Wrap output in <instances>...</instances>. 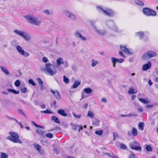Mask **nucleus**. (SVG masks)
Segmentation results:
<instances>
[{"instance_id": "1", "label": "nucleus", "mask_w": 158, "mask_h": 158, "mask_svg": "<svg viewBox=\"0 0 158 158\" xmlns=\"http://www.w3.org/2000/svg\"><path fill=\"white\" fill-rule=\"evenodd\" d=\"M23 17L29 23L38 26L41 23V22L39 20L38 18L33 15L28 14L24 16Z\"/></svg>"}, {"instance_id": "2", "label": "nucleus", "mask_w": 158, "mask_h": 158, "mask_svg": "<svg viewBox=\"0 0 158 158\" xmlns=\"http://www.w3.org/2000/svg\"><path fill=\"white\" fill-rule=\"evenodd\" d=\"M9 134L10 135L7 137V139L14 143H18L20 144L22 143V141L19 139V135L16 133L11 131L9 132Z\"/></svg>"}, {"instance_id": "52", "label": "nucleus", "mask_w": 158, "mask_h": 158, "mask_svg": "<svg viewBox=\"0 0 158 158\" xmlns=\"http://www.w3.org/2000/svg\"><path fill=\"white\" fill-rule=\"evenodd\" d=\"M21 91L22 93H25L27 91V88L25 87L21 89Z\"/></svg>"}, {"instance_id": "12", "label": "nucleus", "mask_w": 158, "mask_h": 158, "mask_svg": "<svg viewBox=\"0 0 158 158\" xmlns=\"http://www.w3.org/2000/svg\"><path fill=\"white\" fill-rule=\"evenodd\" d=\"M64 13L67 17L73 20H75L76 19V16L67 10H64Z\"/></svg>"}, {"instance_id": "24", "label": "nucleus", "mask_w": 158, "mask_h": 158, "mask_svg": "<svg viewBox=\"0 0 158 158\" xmlns=\"http://www.w3.org/2000/svg\"><path fill=\"white\" fill-rule=\"evenodd\" d=\"M99 64V62L96 60L92 59L91 60V66L92 67H95Z\"/></svg>"}, {"instance_id": "40", "label": "nucleus", "mask_w": 158, "mask_h": 158, "mask_svg": "<svg viewBox=\"0 0 158 158\" xmlns=\"http://www.w3.org/2000/svg\"><path fill=\"white\" fill-rule=\"evenodd\" d=\"M36 131L38 134L40 135H43L44 133V131L40 129H37Z\"/></svg>"}, {"instance_id": "5", "label": "nucleus", "mask_w": 158, "mask_h": 158, "mask_svg": "<svg viewBox=\"0 0 158 158\" xmlns=\"http://www.w3.org/2000/svg\"><path fill=\"white\" fill-rule=\"evenodd\" d=\"M105 23L106 25L110 29L116 32H119L120 31L113 20H107L106 21Z\"/></svg>"}, {"instance_id": "38", "label": "nucleus", "mask_w": 158, "mask_h": 158, "mask_svg": "<svg viewBox=\"0 0 158 158\" xmlns=\"http://www.w3.org/2000/svg\"><path fill=\"white\" fill-rule=\"evenodd\" d=\"M31 123L32 125H35L36 127H40L43 129H44V127L43 126H40L38 125L34 121H32L31 122Z\"/></svg>"}, {"instance_id": "43", "label": "nucleus", "mask_w": 158, "mask_h": 158, "mask_svg": "<svg viewBox=\"0 0 158 158\" xmlns=\"http://www.w3.org/2000/svg\"><path fill=\"white\" fill-rule=\"evenodd\" d=\"M8 155L6 153L3 152H1V158H8Z\"/></svg>"}, {"instance_id": "23", "label": "nucleus", "mask_w": 158, "mask_h": 158, "mask_svg": "<svg viewBox=\"0 0 158 158\" xmlns=\"http://www.w3.org/2000/svg\"><path fill=\"white\" fill-rule=\"evenodd\" d=\"M81 84V82L79 81H75L73 85L72 88L73 89H75L77 88L78 86H79Z\"/></svg>"}, {"instance_id": "30", "label": "nucleus", "mask_w": 158, "mask_h": 158, "mask_svg": "<svg viewBox=\"0 0 158 158\" xmlns=\"http://www.w3.org/2000/svg\"><path fill=\"white\" fill-rule=\"evenodd\" d=\"M87 116L90 118H94V114L92 111H88Z\"/></svg>"}, {"instance_id": "48", "label": "nucleus", "mask_w": 158, "mask_h": 158, "mask_svg": "<svg viewBox=\"0 0 158 158\" xmlns=\"http://www.w3.org/2000/svg\"><path fill=\"white\" fill-rule=\"evenodd\" d=\"M28 82L29 84H31L33 86L35 85V83L31 79H30L29 80Z\"/></svg>"}, {"instance_id": "41", "label": "nucleus", "mask_w": 158, "mask_h": 158, "mask_svg": "<svg viewBox=\"0 0 158 158\" xmlns=\"http://www.w3.org/2000/svg\"><path fill=\"white\" fill-rule=\"evenodd\" d=\"M43 12L46 15H50L52 14V13L48 10H43Z\"/></svg>"}, {"instance_id": "44", "label": "nucleus", "mask_w": 158, "mask_h": 158, "mask_svg": "<svg viewBox=\"0 0 158 158\" xmlns=\"http://www.w3.org/2000/svg\"><path fill=\"white\" fill-rule=\"evenodd\" d=\"M103 133L102 130H99V131H96L95 132V133L99 135H101Z\"/></svg>"}, {"instance_id": "19", "label": "nucleus", "mask_w": 158, "mask_h": 158, "mask_svg": "<svg viewBox=\"0 0 158 158\" xmlns=\"http://www.w3.org/2000/svg\"><path fill=\"white\" fill-rule=\"evenodd\" d=\"M152 64L150 62H148L147 64H144L143 66L142 70L143 71H146L151 68Z\"/></svg>"}, {"instance_id": "55", "label": "nucleus", "mask_w": 158, "mask_h": 158, "mask_svg": "<svg viewBox=\"0 0 158 158\" xmlns=\"http://www.w3.org/2000/svg\"><path fill=\"white\" fill-rule=\"evenodd\" d=\"M118 54L119 55H120L121 56L125 58L126 57L124 55V54H123L122 52L119 51V52Z\"/></svg>"}, {"instance_id": "59", "label": "nucleus", "mask_w": 158, "mask_h": 158, "mask_svg": "<svg viewBox=\"0 0 158 158\" xmlns=\"http://www.w3.org/2000/svg\"><path fill=\"white\" fill-rule=\"evenodd\" d=\"M40 107L43 109H44L46 108V106L45 105L43 104L40 105Z\"/></svg>"}, {"instance_id": "61", "label": "nucleus", "mask_w": 158, "mask_h": 158, "mask_svg": "<svg viewBox=\"0 0 158 158\" xmlns=\"http://www.w3.org/2000/svg\"><path fill=\"white\" fill-rule=\"evenodd\" d=\"M137 110L139 112H142L143 110L142 108L141 107L138 108Z\"/></svg>"}, {"instance_id": "31", "label": "nucleus", "mask_w": 158, "mask_h": 158, "mask_svg": "<svg viewBox=\"0 0 158 158\" xmlns=\"http://www.w3.org/2000/svg\"><path fill=\"white\" fill-rule=\"evenodd\" d=\"M84 92L87 94H90L92 93V90L91 88H88L84 89Z\"/></svg>"}, {"instance_id": "20", "label": "nucleus", "mask_w": 158, "mask_h": 158, "mask_svg": "<svg viewBox=\"0 0 158 158\" xmlns=\"http://www.w3.org/2000/svg\"><path fill=\"white\" fill-rule=\"evenodd\" d=\"M51 92L54 95L56 98L58 100H59L60 99V96L59 92L56 90H51Z\"/></svg>"}, {"instance_id": "58", "label": "nucleus", "mask_w": 158, "mask_h": 158, "mask_svg": "<svg viewBox=\"0 0 158 158\" xmlns=\"http://www.w3.org/2000/svg\"><path fill=\"white\" fill-rule=\"evenodd\" d=\"M101 101L104 102V103H106V100L105 98H102L101 100Z\"/></svg>"}, {"instance_id": "60", "label": "nucleus", "mask_w": 158, "mask_h": 158, "mask_svg": "<svg viewBox=\"0 0 158 158\" xmlns=\"http://www.w3.org/2000/svg\"><path fill=\"white\" fill-rule=\"evenodd\" d=\"M114 140H115L118 136V135L117 133H114Z\"/></svg>"}, {"instance_id": "3", "label": "nucleus", "mask_w": 158, "mask_h": 158, "mask_svg": "<svg viewBox=\"0 0 158 158\" xmlns=\"http://www.w3.org/2000/svg\"><path fill=\"white\" fill-rule=\"evenodd\" d=\"M96 8L98 11L107 16L112 17L114 14V12L112 10L109 8L104 9L101 6H97Z\"/></svg>"}, {"instance_id": "27", "label": "nucleus", "mask_w": 158, "mask_h": 158, "mask_svg": "<svg viewBox=\"0 0 158 158\" xmlns=\"http://www.w3.org/2000/svg\"><path fill=\"white\" fill-rule=\"evenodd\" d=\"M100 121L97 119H95L93 121L92 124L93 125L95 126H97L99 125Z\"/></svg>"}, {"instance_id": "25", "label": "nucleus", "mask_w": 158, "mask_h": 158, "mask_svg": "<svg viewBox=\"0 0 158 158\" xmlns=\"http://www.w3.org/2000/svg\"><path fill=\"white\" fill-rule=\"evenodd\" d=\"M144 123L143 122H139L138 124L139 129L141 131H143L144 129Z\"/></svg>"}, {"instance_id": "16", "label": "nucleus", "mask_w": 158, "mask_h": 158, "mask_svg": "<svg viewBox=\"0 0 158 158\" xmlns=\"http://www.w3.org/2000/svg\"><path fill=\"white\" fill-rule=\"evenodd\" d=\"M127 134L130 136L132 135L133 136H135L137 135V131L135 128H133L131 132L130 131H128L127 132Z\"/></svg>"}, {"instance_id": "10", "label": "nucleus", "mask_w": 158, "mask_h": 158, "mask_svg": "<svg viewBox=\"0 0 158 158\" xmlns=\"http://www.w3.org/2000/svg\"><path fill=\"white\" fill-rule=\"evenodd\" d=\"M129 146L132 149L139 151H141V147L139 143L135 140L132 143H130Z\"/></svg>"}, {"instance_id": "37", "label": "nucleus", "mask_w": 158, "mask_h": 158, "mask_svg": "<svg viewBox=\"0 0 158 158\" xmlns=\"http://www.w3.org/2000/svg\"><path fill=\"white\" fill-rule=\"evenodd\" d=\"M137 90H135L133 89H131L128 91V93L130 94H136L137 93Z\"/></svg>"}, {"instance_id": "11", "label": "nucleus", "mask_w": 158, "mask_h": 158, "mask_svg": "<svg viewBox=\"0 0 158 158\" xmlns=\"http://www.w3.org/2000/svg\"><path fill=\"white\" fill-rule=\"evenodd\" d=\"M16 49L18 52L23 57H27L29 56L30 53L25 51L21 46H17Z\"/></svg>"}, {"instance_id": "15", "label": "nucleus", "mask_w": 158, "mask_h": 158, "mask_svg": "<svg viewBox=\"0 0 158 158\" xmlns=\"http://www.w3.org/2000/svg\"><path fill=\"white\" fill-rule=\"evenodd\" d=\"M111 60L112 63L115 62L121 63L124 61V60L123 59H117L114 57H112L111 58Z\"/></svg>"}, {"instance_id": "26", "label": "nucleus", "mask_w": 158, "mask_h": 158, "mask_svg": "<svg viewBox=\"0 0 158 158\" xmlns=\"http://www.w3.org/2000/svg\"><path fill=\"white\" fill-rule=\"evenodd\" d=\"M37 81L38 82V83L41 87V90L43 89V82L41 80V79L40 78H38L37 79Z\"/></svg>"}, {"instance_id": "49", "label": "nucleus", "mask_w": 158, "mask_h": 158, "mask_svg": "<svg viewBox=\"0 0 158 158\" xmlns=\"http://www.w3.org/2000/svg\"><path fill=\"white\" fill-rule=\"evenodd\" d=\"M146 149L148 151H152V148L150 145H147L146 148Z\"/></svg>"}, {"instance_id": "6", "label": "nucleus", "mask_w": 158, "mask_h": 158, "mask_svg": "<svg viewBox=\"0 0 158 158\" xmlns=\"http://www.w3.org/2000/svg\"><path fill=\"white\" fill-rule=\"evenodd\" d=\"M89 22L90 25L93 26V28L94 31L98 35H100L103 36L104 35L106 34V31L105 30H99L98 29L95 25H94V23H95V21L90 20L89 21Z\"/></svg>"}, {"instance_id": "62", "label": "nucleus", "mask_w": 158, "mask_h": 158, "mask_svg": "<svg viewBox=\"0 0 158 158\" xmlns=\"http://www.w3.org/2000/svg\"><path fill=\"white\" fill-rule=\"evenodd\" d=\"M148 84L150 85H151L152 84V82L151 80H148Z\"/></svg>"}, {"instance_id": "34", "label": "nucleus", "mask_w": 158, "mask_h": 158, "mask_svg": "<svg viewBox=\"0 0 158 158\" xmlns=\"http://www.w3.org/2000/svg\"><path fill=\"white\" fill-rule=\"evenodd\" d=\"M7 91L10 92H12L13 93L15 94H19V91H17L15 90L12 89H8Z\"/></svg>"}, {"instance_id": "4", "label": "nucleus", "mask_w": 158, "mask_h": 158, "mask_svg": "<svg viewBox=\"0 0 158 158\" xmlns=\"http://www.w3.org/2000/svg\"><path fill=\"white\" fill-rule=\"evenodd\" d=\"M14 32L16 34L22 37L27 41L30 40L31 39L29 35L24 31H20L16 30H14Z\"/></svg>"}, {"instance_id": "63", "label": "nucleus", "mask_w": 158, "mask_h": 158, "mask_svg": "<svg viewBox=\"0 0 158 158\" xmlns=\"http://www.w3.org/2000/svg\"><path fill=\"white\" fill-rule=\"evenodd\" d=\"M131 99L132 100H133L136 97V96L134 95H132L131 96Z\"/></svg>"}, {"instance_id": "13", "label": "nucleus", "mask_w": 158, "mask_h": 158, "mask_svg": "<svg viewBox=\"0 0 158 158\" xmlns=\"http://www.w3.org/2000/svg\"><path fill=\"white\" fill-rule=\"evenodd\" d=\"M56 66L59 69V67L61 65L64 64L65 67L68 66V64L67 61H64L63 59L61 58H59L57 59L56 61Z\"/></svg>"}, {"instance_id": "29", "label": "nucleus", "mask_w": 158, "mask_h": 158, "mask_svg": "<svg viewBox=\"0 0 158 158\" xmlns=\"http://www.w3.org/2000/svg\"><path fill=\"white\" fill-rule=\"evenodd\" d=\"M135 4L140 6H143L144 5V3L141 0H137L135 1Z\"/></svg>"}, {"instance_id": "47", "label": "nucleus", "mask_w": 158, "mask_h": 158, "mask_svg": "<svg viewBox=\"0 0 158 158\" xmlns=\"http://www.w3.org/2000/svg\"><path fill=\"white\" fill-rule=\"evenodd\" d=\"M41 112L42 113L48 114V113H52V112L51 111H50L48 109H46V110L41 111Z\"/></svg>"}, {"instance_id": "42", "label": "nucleus", "mask_w": 158, "mask_h": 158, "mask_svg": "<svg viewBox=\"0 0 158 158\" xmlns=\"http://www.w3.org/2000/svg\"><path fill=\"white\" fill-rule=\"evenodd\" d=\"M131 154L129 155V158H138L137 156L133 154L131 152H130Z\"/></svg>"}, {"instance_id": "32", "label": "nucleus", "mask_w": 158, "mask_h": 158, "mask_svg": "<svg viewBox=\"0 0 158 158\" xmlns=\"http://www.w3.org/2000/svg\"><path fill=\"white\" fill-rule=\"evenodd\" d=\"M52 120L54 121L55 122L58 123H60V122L58 120V119L56 116H52L51 117Z\"/></svg>"}, {"instance_id": "45", "label": "nucleus", "mask_w": 158, "mask_h": 158, "mask_svg": "<svg viewBox=\"0 0 158 158\" xmlns=\"http://www.w3.org/2000/svg\"><path fill=\"white\" fill-rule=\"evenodd\" d=\"M20 82L19 80H17L15 83V85L16 87H19L20 85Z\"/></svg>"}, {"instance_id": "53", "label": "nucleus", "mask_w": 158, "mask_h": 158, "mask_svg": "<svg viewBox=\"0 0 158 158\" xmlns=\"http://www.w3.org/2000/svg\"><path fill=\"white\" fill-rule=\"evenodd\" d=\"M106 155H108V156L111 158H118V157L115 155L113 154L111 156L110 154L108 153L106 154Z\"/></svg>"}, {"instance_id": "51", "label": "nucleus", "mask_w": 158, "mask_h": 158, "mask_svg": "<svg viewBox=\"0 0 158 158\" xmlns=\"http://www.w3.org/2000/svg\"><path fill=\"white\" fill-rule=\"evenodd\" d=\"M45 136L46 137L49 138H52L53 137L52 135L50 133L47 134Z\"/></svg>"}, {"instance_id": "39", "label": "nucleus", "mask_w": 158, "mask_h": 158, "mask_svg": "<svg viewBox=\"0 0 158 158\" xmlns=\"http://www.w3.org/2000/svg\"><path fill=\"white\" fill-rule=\"evenodd\" d=\"M85 93L84 92V91L82 92L81 93V99H84L88 97V96L85 94Z\"/></svg>"}, {"instance_id": "7", "label": "nucleus", "mask_w": 158, "mask_h": 158, "mask_svg": "<svg viewBox=\"0 0 158 158\" xmlns=\"http://www.w3.org/2000/svg\"><path fill=\"white\" fill-rule=\"evenodd\" d=\"M52 65L50 63L46 64L45 65V71L47 72L48 74L50 76H53L55 75L56 72V69H52L51 67Z\"/></svg>"}, {"instance_id": "9", "label": "nucleus", "mask_w": 158, "mask_h": 158, "mask_svg": "<svg viewBox=\"0 0 158 158\" xmlns=\"http://www.w3.org/2000/svg\"><path fill=\"white\" fill-rule=\"evenodd\" d=\"M157 54L154 51H150L144 53L142 56V58L144 60L147 58H151L156 56Z\"/></svg>"}, {"instance_id": "35", "label": "nucleus", "mask_w": 158, "mask_h": 158, "mask_svg": "<svg viewBox=\"0 0 158 158\" xmlns=\"http://www.w3.org/2000/svg\"><path fill=\"white\" fill-rule=\"evenodd\" d=\"M70 125L72 127V129L74 130H76L77 129V127H78V126L77 125L73 124L72 123H71L70 124Z\"/></svg>"}, {"instance_id": "64", "label": "nucleus", "mask_w": 158, "mask_h": 158, "mask_svg": "<svg viewBox=\"0 0 158 158\" xmlns=\"http://www.w3.org/2000/svg\"><path fill=\"white\" fill-rule=\"evenodd\" d=\"M82 129H83L82 127L81 126H80L79 128L78 129V131L80 132V131L81 130H82Z\"/></svg>"}, {"instance_id": "50", "label": "nucleus", "mask_w": 158, "mask_h": 158, "mask_svg": "<svg viewBox=\"0 0 158 158\" xmlns=\"http://www.w3.org/2000/svg\"><path fill=\"white\" fill-rule=\"evenodd\" d=\"M73 114L74 116H75V117L77 118H79L81 117V115L80 114H75L73 112Z\"/></svg>"}, {"instance_id": "17", "label": "nucleus", "mask_w": 158, "mask_h": 158, "mask_svg": "<svg viewBox=\"0 0 158 158\" xmlns=\"http://www.w3.org/2000/svg\"><path fill=\"white\" fill-rule=\"evenodd\" d=\"M33 145L40 154H42L43 153V150L40 146L35 143H34Z\"/></svg>"}, {"instance_id": "8", "label": "nucleus", "mask_w": 158, "mask_h": 158, "mask_svg": "<svg viewBox=\"0 0 158 158\" xmlns=\"http://www.w3.org/2000/svg\"><path fill=\"white\" fill-rule=\"evenodd\" d=\"M143 14L147 16H155L156 15V11L148 8H144L143 10Z\"/></svg>"}, {"instance_id": "28", "label": "nucleus", "mask_w": 158, "mask_h": 158, "mask_svg": "<svg viewBox=\"0 0 158 158\" xmlns=\"http://www.w3.org/2000/svg\"><path fill=\"white\" fill-rule=\"evenodd\" d=\"M125 53L128 55H131L133 54V52L131 49L127 48Z\"/></svg>"}, {"instance_id": "56", "label": "nucleus", "mask_w": 158, "mask_h": 158, "mask_svg": "<svg viewBox=\"0 0 158 158\" xmlns=\"http://www.w3.org/2000/svg\"><path fill=\"white\" fill-rule=\"evenodd\" d=\"M43 61L44 63H47L48 61L47 58L45 57H43L42 58Z\"/></svg>"}, {"instance_id": "54", "label": "nucleus", "mask_w": 158, "mask_h": 158, "mask_svg": "<svg viewBox=\"0 0 158 158\" xmlns=\"http://www.w3.org/2000/svg\"><path fill=\"white\" fill-rule=\"evenodd\" d=\"M120 147L122 149H125L126 148V146L123 144H121Z\"/></svg>"}, {"instance_id": "57", "label": "nucleus", "mask_w": 158, "mask_h": 158, "mask_svg": "<svg viewBox=\"0 0 158 158\" xmlns=\"http://www.w3.org/2000/svg\"><path fill=\"white\" fill-rule=\"evenodd\" d=\"M19 112L22 114L23 116H25V114L21 109H19L18 110Z\"/></svg>"}, {"instance_id": "18", "label": "nucleus", "mask_w": 158, "mask_h": 158, "mask_svg": "<svg viewBox=\"0 0 158 158\" xmlns=\"http://www.w3.org/2000/svg\"><path fill=\"white\" fill-rule=\"evenodd\" d=\"M144 35V32L143 31H139L135 33V36L136 37H139L140 40L143 38Z\"/></svg>"}, {"instance_id": "46", "label": "nucleus", "mask_w": 158, "mask_h": 158, "mask_svg": "<svg viewBox=\"0 0 158 158\" xmlns=\"http://www.w3.org/2000/svg\"><path fill=\"white\" fill-rule=\"evenodd\" d=\"M63 81L65 83H68L69 82L68 78L66 77L65 76H63Z\"/></svg>"}, {"instance_id": "33", "label": "nucleus", "mask_w": 158, "mask_h": 158, "mask_svg": "<svg viewBox=\"0 0 158 158\" xmlns=\"http://www.w3.org/2000/svg\"><path fill=\"white\" fill-rule=\"evenodd\" d=\"M139 100L144 104H147L149 102L147 100L143 98H139Z\"/></svg>"}, {"instance_id": "22", "label": "nucleus", "mask_w": 158, "mask_h": 158, "mask_svg": "<svg viewBox=\"0 0 158 158\" xmlns=\"http://www.w3.org/2000/svg\"><path fill=\"white\" fill-rule=\"evenodd\" d=\"M57 113L61 115L64 117H66L67 115L65 111L62 109L59 110L57 111Z\"/></svg>"}, {"instance_id": "36", "label": "nucleus", "mask_w": 158, "mask_h": 158, "mask_svg": "<svg viewBox=\"0 0 158 158\" xmlns=\"http://www.w3.org/2000/svg\"><path fill=\"white\" fill-rule=\"evenodd\" d=\"M120 48L121 50L123 51L124 53H125V52L126 51L127 49L128 48L126 47V45H121L120 46Z\"/></svg>"}, {"instance_id": "21", "label": "nucleus", "mask_w": 158, "mask_h": 158, "mask_svg": "<svg viewBox=\"0 0 158 158\" xmlns=\"http://www.w3.org/2000/svg\"><path fill=\"white\" fill-rule=\"evenodd\" d=\"M0 68L2 71L6 75H9L10 72L7 68L5 66H1Z\"/></svg>"}, {"instance_id": "14", "label": "nucleus", "mask_w": 158, "mask_h": 158, "mask_svg": "<svg viewBox=\"0 0 158 158\" xmlns=\"http://www.w3.org/2000/svg\"><path fill=\"white\" fill-rule=\"evenodd\" d=\"M76 38L80 39L83 41H86L87 40L86 37L83 36L79 31H76L74 33Z\"/></svg>"}]
</instances>
